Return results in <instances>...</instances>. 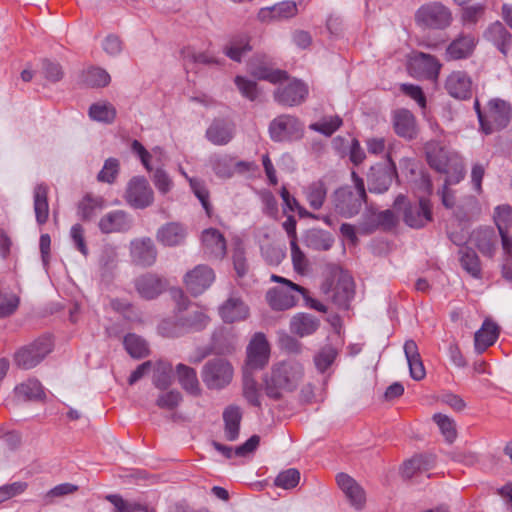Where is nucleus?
Here are the masks:
<instances>
[{
  "label": "nucleus",
  "instance_id": "34",
  "mask_svg": "<svg viewBox=\"0 0 512 512\" xmlns=\"http://www.w3.org/2000/svg\"><path fill=\"white\" fill-rule=\"evenodd\" d=\"M242 413L237 406H229L223 412L224 436L228 441H235L240 432Z\"/></svg>",
  "mask_w": 512,
  "mask_h": 512
},
{
  "label": "nucleus",
  "instance_id": "10",
  "mask_svg": "<svg viewBox=\"0 0 512 512\" xmlns=\"http://www.w3.org/2000/svg\"><path fill=\"white\" fill-rule=\"evenodd\" d=\"M124 200L134 209H145L154 202V191L143 176L132 177L124 192Z\"/></svg>",
  "mask_w": 512,
  "mask_h": 512
},
{
  "label": "nucleus",
  "instance_id": "46",
  "mask_svg": "<svg viewBox=\"0 0 512 512\" xmlns=\"http://www.w3.org/2000/svg\"><path fill=\"white\" fill-rule=\"evenodd\" d=\"M15 393L17 397L22 400L41 399L44 395L42 385L36 379H29L18 385L15 388Z\"/></svg>",
  "mask_w": 512,
  "mask_h": 512
},
{
  "label": "nucleus",
  "instance_id": "20",
  "mask_svg": "<svg viewBox=\"0 0 512 512\" xmlns=\"http://www.w3.org/2000/svg\"><path fill=\"white\" fill-rule=\"evenodd\" d=\"M133 226V218L123 210H114L101 217L98 227L102 233H125Z\"/></svg>",
  "mask_w": 512,
  "mask_h": 512
},
{
  "label": "nucleus",
  "instance_id": "23",
  "mask_svg": "<svg viewBox=\"0 0 512 512\" xmlns=\"http://www.w3.org/2000/svg\"><path fill=\"white\" fill-rule=\"evenodd\" d=\"M130 253L133 261L142 266H151L157 258V249L149 237L132 240Z\"/></svg>",
  "mask_w": 512,
  "mask_h": 512
},
{
  "label": "nucleus",
  "instance_id": "55",
  "mask_svg": "<svg viewBox=\"0 0 512 512\" xmlns=\"http://www.w3.org/2000/svg\"><path fill=\"white\" fill-rule=\"evenodd\" d=\"M110 80L107 71L99 67L89 68L84 74V82L90 87H105Z\"/></svg>",
  "mask_w": 512,
  "mask_h": 512
},
{
  "label": "nucleus",
  "instance_id": "2",
  "mask_svg": "<svg viewBox=\"0 0 512 512\" xmlns=\"http://www.w3.org/2000/svg\"><path fill=\"white\" fill-rule=\"evenodd\" d=\"M425 153L429 166L446 175V184H457L464 178V165L457 152L430 141L425 145Z\"/></svg>",
  "mask_w": 512,
  "mask_h": 512
},
{
  "label": "nucleus",
  "instance_id": "18",
  "mask_svg": "<svg viewBox=\"0 0 512 512\" xmlns=\"http://www.w3.org/2000/svg\"><path fill=\"white\" fill-rule=\"evenodd\" d=\"M270 346L261 332L256 333L247 347V365L252 369L264 367L269 360Z\"/></svg>",
  "mask_w": 512,
  "mask_h": 512
},
{
  "label": "nucleus",
  "instance_id": "40",
  "mask_svg": "<svg viewBox=\"0 0 512 512\" xmlns=\"http://www.w3.org/2000/svg\"><path fill=\"white\" fill-rule=\"evenodd\" d=\"M260 442L258 435L251 436L244 444L238 446L235 450L232 447L213 442L214 448L222 453L226 458H231L233 455L246 456L256 450Z\"/></svg>",
  "mask_w": 512,
  "mask_h": 512
},
{
  "label": "nucleus",
  "instance_id": "27",
  "mask_svg": "<svg viewBox=\"0 0 512 512\" xmlns=\"http://www.w3.org/2000/svg\"><path fill=\"white\" fill-rule=\"evenodd\" d=\"M494 222L499 232L502 250L510 252L512 249V236L509 235L508 231L509 228L512 226V207H496L494 213Z\"/></svg>",
  "mask_w": 512,
  "mask_h": 512
},
{
  "label": "nucleus",
  "instance_id": "3",
  "mask_svg": "<svg viewBox=\"0 0 512 512\" xmlns=\"http://www.w3.org/2000/svg\"><path fill=\"white\" fill-rule=\"evenodd\" d=\"M481 129L485 134H491L495 130L505 128L511 119V106L508 102L494 98L489 100L482 110L479 101L474 102Z\"/></svg>",
  "mask_w": 512,
  "mask_h": 512
},
{
  "label": "nucleus",
  "instance_id": "62",
  "mask_svg": "<svg viewBox=\"0 0 512 512\" xmlns=\"http://www.w3.org/2000/svg\"><path fill=\"white\" fill-rule=\"evenodd\" d=\"M299 480V471L294 468H290L279 473L275 479V485L284 489H292L297 486Z\"/></svg>",
  "mask_w": 512,
  "mask_h": 512
},
{
  "label": "nucleus",
  "instance_id": "31",
  "mask_svg": "<svg viewBox=\"0 0 512 512\" xmlns=\"http://www.w3.org/2000/svg\"><path fill=\"white\" fill-rule=\"evenodd\" d=\"M404 353L409 366L410 376L416 381L422 380L426 375V371L418 346L414 340H407L405 342Z\"/></svg>",
  "mask_w": 512,
  "mask_h": 512
},
{
  "label": "nucleus",
  "instance_id": "64",
  "mask_svg": "<svg viewBox=\"0 0 512 512\" xmlns=\"http://www.w3.org/2000/svg\"><path fill=\"white\" fill-rule=\"evenodd\" d=\"M235 85L243 97L249 99L250 101H254L257 98L258 89L254 81L246 79L242 76H237L235 78Z\"/></svg>",
  "mask_w": 512,
  "mask_h": 512
},
{
  "label": "nucleus",
  "instance_id": "37",
  "mask_svg": "<svg viewBox=\"0 0 512 512\" xmlns=\"http://www.w3.org/2000/svg\"><path fill=\"white\" fill-rule=\"evenodd\" d=\"M319 327V320L313 315L299 313L295 315L290 322L292 333L304 337L314 333Z\"/></svg>",
  "mask_w": 512,
  "mask_h": 512
},
{
  "label": "nucleus",
  "instance_id": "22",
  "mask_svg": "<svg viewBox=\"0 0 512 512\" xmlns=\"http://www.w3.org/2000/svg\"><path fill=\"white\" fill-rule=\"evenodd\" d=\"M336 482L350 504L357 510H361L366 502V494L360 484L346 473L337 474Z\"/></svg>",
  "mask_w": 512,
  "mask_h": 512
},
{
  "label": "nucleus",
  "instance_id": "63",
  "mask_svg": "<svg viewBox=\"0 0 512 512\" xmlns=\"http://www.w3.org/2000/svg\"><path fill=\"white\" fill-rule=\"evenodd\" d=\"M291 258L296 272L303 274L308 267V260L304 252L300 249L297 241H290Z\"/></svg>",
  "mask_w": 512,
  "mask_h": 512
},
{
  "label": "nucleus",
  "instance_id": "19",
  "mask_svg": "<svg viewBox=\"0 0 512 512\" xmlns=\"http://www.w3.org/2000/svg\"><path fill=\"white\" fill-rule=\"evenodd\" d=\"M201 247L208 258L221 260L226 255L227 243L218 229L208 228L201 234Z\"/></svg>",
  "mask_w": 512,
  "mask_h": 512
},
{
  "label": "nucleus",
  "instance_id": "11",
  "mask_svg": "<svg viewBox=\"0 0 512 512\" xmlns=\"http://www.w3.org/2000/svg\"><path fill=\"white\" fill-rule=\"evenodd\" d=\"M336 284L324 285L323 290L332 301L342 308H347L354 295V282L352 276L343 271L335 272Z\"/></svg>",
  "mask_w": 512,
  "mask_h": 512
},
{
  "label": "nucleus",
  "instance_id": "15",
  "mask_svg": "<svg viewBox=\"0 0 512 512\" xmlns=\"http://www.w3.org/2000/svg\"><path fill=\"white\" fill-rule=\"evenodd\" d=\"M214 280V271L206 265H198L184 276L186 289L194 296L202 294Z\"/></svg>",
  "mask_w": 512,
  "mask_h": 512
},
{
  "label": "nucleus",
  "instance_id": "41",
  "mask_svg": "<svg viewBox=\"0 0 512 512\" xmlns=\"http://www.w3.org/2000/svg\"><path fill=\"white\" fill-rule=\"evenodd\" d=\"M88 114L93 121L110 124L115 120L117 112L110 102L98 101L90 106Z\"/></svg>",
  "mask_w": 512,
  "mask_h": 512
},
{
  "label": "nucleus",
  "instance_id": "56",
  "mask_svg": "<svg viewBox=\"0 0 512 512\" xmlns=\"http://www.w3.org/2000/svg\"><path fill=\"white\" fill-rule=\"evenodd\" d=\"M486 11V5L477 3L474 5L466 6L461 12V21L463 25L472 26L476 25L480 21Z\"/></svg>",
  "mask_w": 512,
  "mask_h": 512
},
{
  "label": "nucleus",
  "instance_id": "54",
  "mask_svg": "<svg viewBox=\"0 0 512 512\" xmlns=\"http://www.w3.org/2000/svg\"><path fill=\"white\" fill-rule=\"evenodd\" d=\"M120 172V162L116 158H108L97 175V180L102 183L113 184Z\"/></svg>",
  "mask_w": 512,
  "mask_h": 512
},
{
  "label": "nucleus",
  "instance_id": "26",
  "mask_svg": "<svg viewBox=\"0 0 512 512\" xmlns=\"http://www.w3.org/2000/svg\"><path fill=\"white\" fill-rule=\"evenodd\" d=\"M395 176L396 169L392 162L386 167H373L368 175L369 191L375 193L387 191Z\"/></svg>",
  "mask_w": 512,
  "mask_h": 512
},
{
  "label": "nucleus",
  "instance_id": "7",
  "mask_svg": "<svg viewBox=\"0 0 512 512\" xmlns=\"http://www.w3.org/2000/svg\"><path fill=\"white\" fill-rule=\"evenodd\" d=\"M234 370L232 365L223 358H214L205 363L202 379L209 389L220 390L230 384Z\"/></svg>",
  "mask_w": 512,
  "mask_h": 512
},
{
  "label": "nucleus",
  "instance_id": "14",
  "mask_svg": "<svg viewBox=\"0 0 512 512\" xmlns=\"http://www.w3.org/2000/svg\"><path fill=\"white\" fill-rule=\"evenodd\" d=\"M308 94V86L298 79H293L287 84H281L276 89L274 97L282 105L296 106L304 102Z\"/></svg>",
  "mask_w": 512,
  "mask_h": 512
},
{
  "label": "nucleus",
  "instance_id": "16",
  "mask_svg": "<svg viewBox=\"0 0 512 512\" xmlns=\"http://www.w3.org/2000/svg\"><path fill=\"white\" fill-rule=\"evenodd\" d=\"M441 69V64L434 56L426 53H416L410 60V73L418 78L436 80Z\"/></svg>",
  "mask_w": 512,
  "mask_h": 512
},
{
  "label": "nucleus",
  "instance_id": "30",
  "mask_svg": "<svg viewBox=\"0 0 512 512\" xmlns=\"http://www.w3.org/2000/svg\"><path fill=\"white\" fill-rule=\"evenodd\" d=\"M135 287L142 298L154 299L163 292L165 284L155 274H144L136 279Z\"/></svg>",
  "mask_w": 512,
  "mask_h": 512
},
{
  "label": "nucleus",
  "instance_id": "39",
  "mask_svg": "<svg viewBox=\"0 0 512 512\" xmlns=\"http://www.w3.org/2000/svg\"><path fill=\"white\" fill-rule=\"evenodd\" d=\"M303 194L309 206L313 210H319L325 203L327 188L322 181H314L303 187Z\"/></svg>",
  "mask_w": 512,
  "mask_h": 512
},
{
  "label": "nucleus",
  "instance_id": "48",
  "mask_svg": "<svg viewBox=\"0 0 512 512\" xmlns=\"http://www.w3.org/2000/svg\"><path fill=\"white\" fill-rule=\"evenodd\" d=\"M433 421L437 424L442 436L448 443H453L457 438L455 421L449 416L441 413L434 414Z\"/></svg>",
  "mask_w": 512,
  "mask_h": 512
},
{
  "label": "nucleus",
  "instance_id": "35",
  "mask_svg": "<svg viewBox=\"0 0 512 512\" xmlns=\"http://www.w3.org/2000/svg\"><path fill=\"white\" fill-rule=\"evenodd\" d=\"M33 200L36 221L42 225L47 222L49 216L48 186L46 184L41 183L34 188Z\"/></svg>",
  "mask_w": 512,
  "mask_h": 512
},
{
  "label": "nucleus",
  "instance_id": "5",
  "mask_svg": "<svg viewBox=\"0 0 512 512\" xmlns=\"http://www.w3.org/2000/svg\"><path fill=\"white\" fill-rule=\"evenodd\" d=\"M271 280L282 284L280 287L268 290L266 294V300L273 310L282 311L292 308L298 300L297 295L305 292L303 287L284 277L272 275Z\"/></svg>",
  "mask_w": 512,
  "mask_h": 512
},
{
  "label": "nucleus",
  "instance_id": "9",
  "mask_svg": "<svg viewBox=\"0 0 512 512\" xmlns=\"http://www.w3.org/2000/svg\"><path fill=\"white\" fill-rule=\"evenodd\" d=\"M416 21L427 28L446 29L453 21L451 10L440 2L421 6L416 13Z\"/></svg>",
  "mask_w": 512,
  "mask_h": 512
},
{
  "label": "nucleus",
  "instance_id": "45",
  "mask_svg": "<svg viewBox=\"0 0 512 512\" xmlns=\"http://www.w3.org/2000/svg\"><path fill=\"white\" fill-rule=\"evenodd\" d=\"M250 71L251 73L261 80H267L271 83H278L284 79H287L286 72L278 69H273L266 64H256L254 62L250 63Z\"/></svg>",
  "mask_w": 512,
  "mask_h": 512
},
{
  "label": "nucleus",
  "instance_id": "57",
  "mask_svg": "<svg viewBox=\"0 0 512 512\" xmlns=\"http://www.w3.org/2000/svg\"><path fill=\"white\" fill-rule=\"evenodd\" d=\"M460 262L462 267L473 277H479L481 272L480 261L473 250L468 248L461 250Z\"/></svg>",
  "mask_w": 512,
  "mask_h": 512
},
{
  "label": "nucleus",
  "instance_id": "1",
  "mask_svg": "<svg viewBox=\"0 0 512 512\" xmlns=\"http://www.w3.org/2000/svg\"><path fill=\"white\" fill-rule=\"evenodd\" d=\"M304 377L303 365L296 360H284L272 365L263 378L266 395L279 400L295 391Z\"/></svg>",
  "mask_w": 512,
  "mask_h": 512
},
{
  "label": "nucleus",
  "instance_id": "24",
  "mask_svg": "<svg viewBox=\"0 0 512 512\" xmlns=\"http://www.w3.org/2000/svg\"><path fill=\"white\" fill-rule=\"evenodd\" d=\"M445 89L450 96L465 100L472 95V80L463 71H453L446 79Z\"/></svg>",
  "mask_w": 512,
  "mask_h": 512
},
{
  "label": "nucleus",
  "instance_id": "60",
  "mask_svg": "<svg viewBox=\"0 0 512 512\" xmlns=\"http://www.w3.org/2000/svg\"><path fill=\"white\" fill-rule=\"evenodd\" d=\"M337 351L330 345L324 346L314 357L316 368L320 372H325L334 362Z\"/></svg>",
  "mask_w": 512,
  "mask_h": 512
},
{
  "label": "nucleus",
  "instance_id": "28",
  "mask_svg": "<svg viewBox=\"0 0 512 512\" xmlns=\"http://www.w3.org/2000/svg\"><path fill=\"white\" fill-rule=\"evenodd\" d=\"M477 40L471 34H460L446 49L448 60H460L468 58L476 47Z\"/></svg>",
  "mask_w": 512,
  "mask_h": 512
},
{
  "label": "nucleus",
  "instance_id": "13",
  "mask_svg": "<svg viewBox=\"0 0 512 512\" xmlns=\"http://www.w3.org/2000/svg\"><path fill=\"white\" fill-rule=\"evenodd\" d=\"M223 322L232 324L249 318L250 308L238 294L232 293L218 308Z\"/></svg>",
  "mask_w": 512,
  "mask_h": 512
},
{
  "label": "nucleus",
  "instance_id": "49",
  "mask_svg": "<svg viewBox=\"0 0 512 512\" xmlns=\"http://www.w3.org/2000/svg\"><path fill=\"white\" fill-rule=\"evenodd\" d=\"M488 33L498 49L506 54L511 44V35L506 28L501 23L496 22L489 28Z\"/></svg>",
  "mask_w": 512,
  "mask_h": 512
},
{
  "label": "nucleus",
  "instance_id": "51",
  "mask_svg": "<svg viewBox=\"0 0 512 512\" xmlns=\"http://www.w3.org/2000/svg\"><path fill=\"white\" fill-rule=\"evenodd\" d=\"M179 172L181 173L182 176H184L188 180L191 190L193 191L195 196L199 199L203 208L206 210L207 214H209V212H210L209 192H208L204 182L199 179L189 177L187 175V173L185 172V170L182 169L181 167L179 168Z\"/></svg>",
  "mask_w": 512,
  "mask_h": 512
},
{
  "label": "nucleus",
  "instance_id": "53",
  "mask_svg": "<svg viewBox=\"0 0 512 512\" xmlns=\"http://www.w3.org/2000/svg\"><path fill=\"white\" fill-rule=\"evenodd\" d=\"M127 352L134 358H141L148 354V345L144 339L135 334H128L124 338Z\"/></svg>",
  "mask_w": 512,
  "mask_h": 512
},
{
  "label": "nucleus",
  "instance_id": "61",
  "mask_svg": "<svg viewBox=\"0 0 512 512\" xmlns=\"http://www.w3.org/2000/svg\"><path fill=\"white\" fill-rule=\"evenodd\" d=\"M152 181L158 192L162 195L169 193L174 186L173 180L162 168H157L153 172Z\"/></svg>",
  "mask_w": 512,
  "mask_h": 512
},
{
  "label": "nucleus",
  "instance_id": "29",
  "mask_svg": "<svg viewBox=\"0 0 512 512\" xmlns=\"http://www.w3.org/2000/svg\"><path fill=\"white\" fill-rule=\"evenodd\" d=\"M393 126L396 134L402 138L411 140L417 135V126L414 115L406 109L394 112Z\"/></svg>",
  "mask_w": 512,
  "mask_h": 512
},
{
  "label": "nucleus",
  "instance_id": "6",
  "mask_svg": "<svg viewBox=\"0 0 512 512\" xmlns=\"http://www.w3.org/2000/svg\"><path fill=\"white\" fill-rule=\"evenodd\" d=\"M173 297L179 298V301L177 302V310L179 312V319L182 321L185 334L192 331H201L209 324L210 318L206 312L202 308L191 305L184 297L182 290H174Z\"/></svg>",
  "mask_w": 512,
  "mask_h": 512
},
{
  "label": "nucleus",
  "instance_id": "58",
  "mask_svg": "<svg viewBox=\"0 0 512 512\" xmlns=\"http://www.w3.org/2000/svg\"><path fill=\"white\" fill-rule=\"evenodd\" d=\"M342 124V120L338 116L324 117L316 123H312L310 129L320 132L326 136H331Z\"/></svg>",
  "mask_w": 512,
  "mask_h": 512
},
{
  "label": "nucleus",
  "instance_id": "12",
  "mask_svg": "<svg viewBox=\"0 0 512 512\" xmlns=\"http://www.w3.org/2000/svg\"><path fill=\"white\" fill-rule=\"evenodd\" d=\"M269 133L277 142L297 140L302 137L303 125L294 116L281 115L270 123Z\"/></svg>",
  "mask_w": 512,
  "mask_h": 512
},
{
  "label": "nucleus",
  "instance_id": "4",
  "mask_svg": "<svg viewBox=\"0 0 512 512\" xmlns=\"http://www.w3.org/2000/svg\"><path fill=\"white\" fill-rule=\"evenodd\" d=\"M354 186L339 188L335 192L334 206L336 212L345 218H351L359 213L366 198L364 181L352 172Z\"/></svg>",
  "mask_w": 512,
  "mask_h": 512
},
{
  "label": "nucleus",
  "instance_id": "36",
  "mask_svg": "<svg viewBox=\"0 0 512 512\" xmlns=\"http://www.w3.org/2000/svg\"><path fill=\"white\" fill-rule=\"evenodd\" d=\"M499 335L498 326L490 321H484L481 329L475 333V349L482 353L493 345Z\"/></svg>",
  "mask_w": 512,
  "mask_h": 512
},
{
  "label": "nucleus",
  "instance_id": "52",
  "mask_svg": "<svg viewBox=\"0 0 512 512\" xmlns=\"http://www.w3.org/2000/svg\"><path fill=\"white\" fill-rule=\"evenodd\" d=\"M251 50L247 37L232 39L224 48V53L232 60L240 62L242 55Z\"/></svg>",
  "mask_w": 512,
  "mask_h": 512
},
{
  "label": "nucleus",
  "instance_id": "8",
  "mask_svg": "<svg viewBox=\"0 0 512 512\" xmlns=\"http://www.w3.org/2000/svg\"><path fill=\"white\" fill-rule=\"evenodd\" d=\"M52 346L51 338L43 336L19 349L14 356L15 363L21 369H31L38 365L52 351Z\"/></svg>",
  "mask_w": 512,
  "mask_h": 512
},
{
  "label": "nucleus",
  "instance_id": "43",
  "mask_svg": "<svg viewBox=\"0 0 512 512\" xmlns=\"http://www.w3.org/2000/svg\"><path fill=\"white\" fill-rule=\"evenodd\" d=\"M105 207V200L101 196L86 195L78 206V213L83 220L92 219Z\"/></svg>",
  "mask_w": 512,
  "mask_h": 512
},
{
  "label": "nucleus",
  "instance_id": "32",
  "mask_svg": "<svg viewBox=\"0 0 512 512\" xmlns=\"http://www.w3.org/2000/svg\"><path fill=\"white\" fill-rule=\"evenodd\" d=\"M499 237L493 229L483 228L474 233L473 241L484 256L493 257L498 248Z\"/></svg>",
  "mask_w": 512,
  "mask_h": 512
},
{
  "label": "nucleus",
  "instance_id": "42",
  "mask_svg": "<svg viewBox=\"0 0 512 512\" xmlns=\"http://www.w3.org/2000/svg\"><path fill=\"white\" fill-rule=\"evenodd\" d=\"M334 239L330 233L320 230L311 229L306 233L305 243L306 245L314 250L327 251L333 245Z\"/></svg>",
  "mask_w": 512,
  "mask_h": 512
},
{
  "label": "nucleus",
  "instance_id": "44",
  "mask_svg": "<svg viewBox=\"0 0 512 512\" xmlns=\"http://www.w3.org/2000/svg\"><path fill=\"white\" fill-rule=\"evenodd\" d=\"M178 310L168 318L163 319L158 325V333L166 338H176L185 334L182 321L179 319Z\"/></svg>",
  "mask_w": 512,
  "mask_h": 512
},
{
  "label": "nucleus",
  "instance_id": "33",
  "mask_svg": "<svg viewBox=\"0 0 512 512\" xmlns=\"http://www.w3.org/2000/svg\"><path fill=\"white\" fill-rule=\"evenodd\" d=\"M234 127L231 123L222 120L214 121L206 131V136L215 145H225L231 141Z\"/></svg>",
  "mask_w": 512,
  "mask_h": 512
},
{
  "label": "nucleus",
  "instance_id": "25",
  "mask_svg": "<svg viewBox=\"0 0 512 512\" xmlns=\"http://www.w3.org/2000/svg\"><path fill=\"white\" fill-rule=\"evenodd\" d=\"M298 8L293 1H283L270 7L261 8L258 12V19L261 22L269 23L282 21L296 16Z\"/></svg>",
  "mask_w": 512,
  "mask_h": 512
},
{
  "label": "nucleus",
  "instance_id": "47",
  "mask_svg": "<svg viewBox=\"0 0 512 512\" xmlns=\"http://www.w3.org/2000/svg\"><path fill=\"white\" fill-rule=\"evenodd\" d=\"M153 367V383L159 389H166L172 382V366L167 362L159 361L152 364Z\"/></svg>",
  "mask_w": 512,
  "mask_h": 512
},
{
  "label": "nucleus",
  "instance_id": "59",
  "mask_svg": "<svg viewBox=\"0 0 512 512\" xmlns=\"http://www.w3.org/2000/svg\"><path fill=\"white\" fill-rule=\"evenodd\" d=\"M132 151L138 155L140 158L143 166L146 168L147 171H152L151 165H150V159L153 155L157 156L159 161L161 160V157L163 156V150L159 147H156L152 150V153H149L144 146L137 140H134L131 145Z\"/></svg>",
  "mask_w": 512,
  "mask_h": 512
},
{
  "label": "nucleus",
  "instance_id": "38",
  "mask_svg": "<svg viewBox=\"0 0 512 512\" xmlns=\"http://www.w3.org/2000/svg\"><path fill=\"white\" fill-rule=\"evenodd\" d=\"M178 381L181 387L191 395H199L201 392L200 383L195 369L184 364L176 367Z\"/></svg>",
  "mask_w": 512,
  "mask_h": 512
},
{
  "label": "nucleus",
  "instance_id": "21",
  "mask_svg": "<svg viewBox=\"0 0 512 512\" xmlns=\"http://www.w3.org/2000/svg\"><path fill=\"white\" fill-rule=\"evenodd\" d=\"M187 236V227L179 222L166 223L162 225L156 232L157 241L166 247L183 245Z\"/></svg>",
  "mask_w": 512,
  "mask_h": 512
},
{
  "label": "nucleus",
  "instance_id": "17",
  "mask_svg": "<svg viewBox=\"0 0 512 512\" xmlns=\"http://www.w3.org/2000/svg\"><path fill=\"white\" fill-rule=\"evenodd\" d=\"M432 219L429 200L419 196L417 203L408 204L404 207L403 220L411 228H421Z\"/></svg>",
  "mask_w": 512,
  "mask_h": 512
},
{
  "label": "nucleus",
  "instance_id": "50",
  "mask_svg": "<svg viewBox=\"0 0 512 512\" xmlns=\"http://www.w3.org/2000/svg\"><path fill=\"white\" fill-rule=\"evenodd\" d=\"M215 174L220 178H230L234 174V159L229 155H215L210 160Z\"/></svg>",
  "mask_w": 512,
  "mask_h": 512
}]
</instances>
